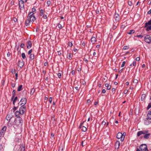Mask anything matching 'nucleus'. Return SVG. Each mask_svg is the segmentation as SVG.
<instances>
[{"label": "nucleus", "mask_w": 151, "mask_h": 151, "mask_svg": "<svg viewBox=\"0 0 151 151\" xmlns=\"http://www.w3.org/2000/svg\"><path fill=\"white\" fill-rule=\"evenodd\" d=\"M28 19H29L30 21L32 22H34L35 20V18L34 16L33 17H31L29 18L28 17Z\"/></svg>", "instance_id": "6ab92c4d"}, {"label": "nucleus", "mask_w": 151, "mask_h": 151, "mask_svg": "<svg viewBox=\"0 0 151 151\" xmlns=\"http://www.w3.org/2000/svg\"><path fill=\"white\" fill-rule=\"evenodd\" d=\"M150 134L149 133H147L145 135H144V138L145 139H148L149 138L150 136Z\"/></svg>", "instance_id": "4468645a"}, {"label": "nucleus", "mask_w": 151, "mask_h": 151, "mask_svg": "<svg viewBox=\"0 0 151 151\" xmlns=\"http://www.w3.org/2000/svg\"><path fill=\"white\" fill-rule=\"evenodd\" d=\"M140 60V58L139 57H137L136 58V60L137 61H139Z\"/></svg>", "instance_id": "69168bd1"}, {"label": "nucleus", "mask_w": 151, "mask_h": 151, "mask_svg": "<svg viewBox=\"0 0 151 151\" xmlns=\"http://www.w3.org/2000/svg\"><path fill=\"white\" fill-rule=\"evenodd\" d=\"M145 41L148 43L151 42V38L150 36L149 35H147L145 37Z\"/></svg>", "instance_id": "39448f33"}, {"label": "nucleus", "mask_w": 151, "mask_h": 151, "mask_svg": "<svg viewBox=\"0 0 151 151\" xmlns=\"http://www.w3.org/2000/svg\"><path fill=\"white\" fill-rule=\"evenodd\" d=\"M34 16V13L32 12H31L28 14V17H29V18L31 17H33Z\"/></svg>", "instance_id": "b1692460"}, {"label": "nucleus", "mask_w": 151, "mask_h": 151, "mask_svg": "<svg viewBox=\"0 0 151 151\" xmlns=\"http://www.w3.org/2000/svg\"><path fill=\"white\" fill-rule=\"evenodd\" d=\"M106 124V122H105L103 121L102 122L101 125L103 126H104Z\"/></svg>", "instance_id": "37998d69"}, {"label": "nucleus", "mask_w": 151, "mask_h": 151, "mask_svg": "<svg viewBox=\"0 0 151 151\" xmlns=\"http://www.w3.org/2000/svg\"><path fill=\"white\" fill-rule=\"evenodd\" d=\"M35 91V90L34 88L31 89V90L30 92V94L32 95H33Z\"/></svg>", "instance_id": "473e14b6"}, {"label": "nucleus", "mask_w": 151, "mask_h": 151, "mask_svg": "<svg viewBox=\"0 0 151 151\" xmlns=\"http://www.w3.org/2000/svg\"><path fill=\"white\" fill-rule=\"evenodd\" d=\"M6 129V126H4L1 129L0 132L4 134Z\"/></svg>", "instance_id": "2eb2a0df"}, {"label": "nucleus", "mask_w": 151, "mask_h": 151, "mask_svg": "<svg viewBox=\"0 0 151 151\" xmlns=\"http://www.w3.org/2000/svg\"><path fill=\"white\" fill-rule=\"evenodd\" d=\"M136 61H134L133 63H132V65L133 66H135V65H136Z\"/></svg>", "instance_id": "0e129e2a"}, {"label": "nucleus", "mask_w": 151, "mask_h": 151, "mask_svg": "<svg viewBox=\"0 0 151 151\" xmlns=\"http://www.w3.org/2000/svg\"><path fill=\"white\" fill-rule=\"evenodd\" d=\"M116 138L118 139H120L121 141H123L124 139V137H122V133L120 132H118L117 134Z\"/></svg>", "instance_id": "20e7f679"}, {"label": "nucleus", "mask_w": 151, "mask_h": 151, "mask_svg": "<svg viewBox=\"0 0 151 151\" xmlns=\"http://www.w3.org/2000/svg\"><path fill=\"white\" fill-rule=\"evenodd\" d=\"M32 49L30 50L28 52V54H30L31 53H32Z\"/></svg>", "instance_id": "864d4df0"}, {"label": "nucleus", "mask_w": 151, "mask_h": 151, "mask_svg": "<svg viewBox=\"0 0 151 151\" xmlns=\"http://www.w3.org/2000/svg\"><path fill=\"white\" fill-rule=\"evenodd\" d=\"M112 92H113V93H114L115 91V89L114 88H113L112 89Z\"/></svg>", "instance_id": "052dcab7"}, {"label": "nucleus", "mask_w": 151, "mask_h": 151, "mask_svg": "<svg viewBox=\"0 0 151 151\" xmlns=\"http://www.w3.org/2000/svg\"><path fill=\"white\" fill-rule=\"evenodd\" d=\"M151 107V102H150L149 104H148L147 107V109H148L150 108Z\"/></svg>", "instance_id": "ea45409f"}, {"label": "nucleus", "mask_w": 151, "mask_h": 151, "mask_svg": "<svg viewBox=\"0 0 151 151\" xmlns=\"http://www.w3.org/2000/svg\"><path fill=\"white\" fill-rule=\"evenodd\" d=\"M150 26H151V19L145 23V27H146Z\"/></svg>", "instance_id": "dca6fc26"}, {"label": "nucleus", "mask_w": 151, "mask_h": 151, "mask_svg": "<svg viewBox=\"0 0 151 151\" xmlns=\"http://www.w3.org/2000/svg\"><path fill=\"white\" fill-rule=\"evenodd\" d=\"M26 102L27 99L26 98H24L21 99L19 103L20 104V105L24 106L26 104Z\"/></svg>", "instance_id": "6e6552de"}, {"label": "nucleus", "mask_w": 151, "mask_h": 151, "mask_svg": "<svg viewBox=\"0 0 151 151\" xmlns=\"http://www.w3.org/2000/svg\"><path fill=\"white\" fill-rule=\"evenodd\" d=\"M22 85H20L19 86L18 88L17 91H21L22 90Z\"/></svg>", "instance_id": "a878e982"}, {"label": "nucleus", "mask_w": 151, "mask_h": 151, "mask_svg": "<svg viewBox=\"0 0 151 151\" xmlns=\"http://www.w3.org/2000/svg\"><path fill=\"white\" fill-rule=\"evenodd\" d=\"M44 11L42 9L40 10V16H42L43 15H44Z\"/></svg>", "instance_id": "c85d7f7f"}, {"label": "nucleus", "mask_w": 151, "mask_h": 151, "mask_svg": "<svg viewBox=\"0 0 151 151\" xmlns=\"http://www.w3.org/2000/svg\"><path fill=\"white\" fill-rule=\"evenodd\" d=\"M58 28L60 29H61L63 28V26L62 25L59 23L58 24Z\"/></svg>", "instance_id": "4c0bfd02"}, {"label": "nucleus", "mask_w": 151, "mask_h": 151, "mask_svg": "<svg viewBox=\"0 0 151 151\" xmlns=\"http://www.w3.org/2000/svg\"><path fill=\"white\" fill-rule=\"evenodd\" d=\"M68 45L69 46L71 47L73 46V44L72 42H68Z\"/></svg>", "instance_id": "8fccbe9b"}, {"label": "nucleus", "mask_w": 151, "mask_h": 151, "mask_svg": "<svg viewBox=\"0 0 151 151\" xmlns=\"http://www.w3.org/2000/svg\"><path fill=\"white\" fill-rule=\"evenodd\" d=\"M17 99V96H16L15 98L14 99V100L13 102V104L14 105L15 104V103L16 102Z\"/></svg>", "instance_id": "c9c22d12"}, {"label": "nucleus", "mask_w": 151, "mask_h": 151, "mask_svg": "<svg viewBox=\"0 0 151 151\" xmlns=\"http://www.w3.org/2000/svg\"><path fill=\"white\" fill-rule=\"evenodd\" d=\"M147 30L148 31H149L150 30H151V25L147 27Z\"/></svg>", "instance_id": "e433bc0d"}, {"label": "nucleus", "mask_w": 151, "mask_h": 151, "mask_svg": "<svg viewBox=\"0 0 151 151\" xmlns=\"http://www.w3.org/2000/svg\"><path fill=\"white\" fill-rule=\"evenodd\" d=\"M47 5L48 6H49L51 4L50 1H47Z\"/></svg>", "instance_id": "58836bf2"}, {"label": "nucleus", "mask_w": 151, "mask_h": 151, "mask_svg": "<svg viewBox=\"0 0 151 151\" xmlns=\"http://www.w3.org/2000/svg\"><path fill=\"white\" fill-rule=\"evenodd\" d=\"M24 64L23 61L21 60H19L17 63V65L19 66L20 68H22Z\"/></svg>", "instance_id": "1a4fd4ad"}, {"label": "nucleus", "mask_w": 151, "mask_h": 151, "mask_svg": "<svg viewBox=\"0 0 151 151\" xmlns=\"http://www.w3.org/2000/svg\"><path fill=\"white\" fill-rule=\"evenodd\" d=\"M125 63L126 62L125 61H123L122 62V65H121L122 67H123L124 66L125 64Z\"/></svg>", "instance_id": "a18cd8bd"}, {"label": "nucleus", "mask_w": 151, "mask_h": 151, "mask_svg": "<svg viewBox=\"0 0 151 151\" xmlns=\"http://www.w3.org/2000/svg\"><path fill=\"white\" fill-rule=\"evenodd\" d=\"M4 134L1 132L0 133V139H1L4 135Z\"/></svg>", "instance_id": "a19ab883"}, {"label": "nucleus", "mask_w": 151, "mask_h": 151, "mask_svg": "<svg viewBox=\"0 0 151 151\" xmlns=\"http://www.w3.org/2000/svg\"><path fill=\"white\" fill-rule=\"evenodd\" d=\"M42 16L44 19H46L47 18V16L46 15L44 14Z\"/></svg>", "instance_id": "49530a36"}, {"label": "nucleus", "mask_w": 151, "mask_h": 151, "mask_svg": "<svg viewBox=\"0 0 151 151\" xmlns=\"http://www.w3.org/2000/svg\"><path fill=\"white\" fill-rule=\"evenodd\" d=\"M20 114L19 111H17L15 113V115L17 117H19V115Z\"/></svg>", "instance_id": "393cba45"}, {"label": "nucleus", "mask_w": 151, "mask_h": 151, "mask_svg": "<svg viewBox=\"0 0 151 151\" xmlns=\"http://www.w3.org/2000/svg\"><path fill=\"white\" fill-rule=\"evenodd\" d=\"M136 37H138L142 38L143 37V36L142 35H137Z\"/></svg>", "instance_id": "c03bdc74"}, {"label": "nucleus", "mask_w": 151, "mask_h": 151, "mask_svg": "<svg viewBox=\"0 0 151 151\" xmlns=\"http://www.w3.org/2000/svg\"><path fill=\"white\" fill-rule=\"evenodd\" d=\"M146 96V95L145 94H142L141 95V100L142 101H143L145 99Z\"/></svg>", "instance_id": "4be33fe9"}, {"label": "nucleus", "mask_w": 151, "mask_h": 151, "mask_svg": "<svg viewBox=\"0 0 151 151\" xmlns=\"http://www.w3.org/2000/svg\"><path fill=\"white\" fill-rule=\"evenodd\" d=\"M96 41V39L95 37H93L91 39V42L93 44H94Z\"/></svg>", "instance_id": "aec40b11"}, {"label": "nucleus", "mask_w": 151, "mask_h": 151, "mask_svg": "<svg viewBox=\"0 0 151 151\" xmlns=\"http://www.w3.org/2000/svg\"><path fill=\"white\" fill-rule=\"evenodd\" d=\"M147 117L149 119H151V110L148 112L147 114Z\"/></svg>", "instance_id": "5701e85b"}, {"label": "nucleus", "mask_w": 151, "mask_h": 151, "mask_svg": "<svg viewBox=\"0 0 151 151\" xmlns=\"http://www.w3.org/2000/svg\"><path fill=\"white\" fill-rule=\"evenodd\" d=\"M15 92H16V90H14L13 91V92H12V95H13V96L12 97V98H11L12 100L14 98V96H15Z\"/></svg>", "instance_id": "c756f323"}, {"label": "nucleus", "mask_w": 151, "mask_h": 151, "mask_svg": "<svg viewBox=\"0 0 151 151\" xmlns=\"http://www.w3.org/2000/svg\"><path fill=\"white\" fill-rule=\"evenodd\" d=\"M19 5L20 7L21 8L24 7V1L22 0H21L19 2Z\"/></svg>", "instance_id": "ddd939ff"}, {"label": "nucleus", "mask_w": 151, "mask_h": 151, "mask_svg": "<svg viewBox=\"0 0 151 151\" xmlns=\"http://www.w3.org/2000/svg\"><path fill=\"white\" fill-rule=\"evenodd\" d=\"M129 48V46H124V47H123V49H124V50H126V49H128Z\"/></svg>", "instance_id": "79ce46f5"}, {"label": "nucleus", "mask_w": 151, "mask_h": 151, "mask_svg": "<svg viewBox=\"0 0 151 151\" xmlns=\"http://www.w3.org/2000/svg\"><path fill=\"white\" fill-rule=\"evenodd\" d=\"M144 124L146 125H148L151 123V119H149L148 117L145 119L144 121Z\"/></svg>", "instance_id": "423d86ee"}, {"label": "nucleus", "mask_w": 151, "mask_h": 151, "mask_svg": "<svg viewBox=\"0 0 151 151\" xmlns=\"http://www.w3.org/2000/svg\"><path fill=\"white\" fill-rule=\"evenodd\" d=\"M20 147L21 148V151H25V147L23 146V144L21 145V146Z\"/></svg>", "instance_id": "7c9ffc66"}, {"label": "nucleus", "mask_w": 151, "mask_h": 151, "mask_svg": "<svg viewBox=\"0 0 151 151\" xmlns=\"http://www.w3.org/2000/svg\"><path fill=\"white\" fill-rule=\"evenodd\" d=\"M13 20L15 22H16L17 21V19L16 18H14Z\"/></svg>", "instance_id": "e2e57ef3"}, {"label": "nucleus", "mask_w": 151, "mask_h": 151, "mask_svg": "<svg viewBox=\"0 0 151 151\" xmlns=\"http://www.w3.org/2000/svg\"><path fill=\"white\" fill-rule=\"evenodd\" d=\"M58 76L59 78H60V77H61V73H59L58 74Z\"/></svg>", "instance_id": "4d7b16f0"}, {"label": "nucleus", "mask_w": 151, "mask_h": 151, "mask_svg": "<svg viewBox=\"0 0 151 151\" xmlns=\"http://www.w3.org/2000/svg\"><path fill=\"white\" fill-rule=\"evenodd\" d=\"M15 125L17 127H20L22 124V119L19 118V119H16L14 121Z\"/></svg>", "instance_id": "f257e3e1"}, {"label": "nucleus", "mask_w": 151, "mask_h": 151, "mask_svg": "<svg viewBox=\"0 0 151 151\" xmlns=\"http://www.w3.org/2000/svg\"><path fill=\"white\" fill-rule=\"evenodd\" d=\"M15 70L14 69H12V71H11V72L13 74L14 73V72H15Z\"/></svg>", "instance_id": "6e6d98bb"}, {"label": "nucleus", "mask_w": 151, "mask_h": 151, "mask_svg": "<svg viewBox=\"0 0 151 151\" xmlns=\"http://www.w3.org/2000/svg\"><path fill=\"white\" fill-rule=\"evenodd\" d=\"M22 57L23 59H25L26 58V56H25V53H22Z\"/></svg>", "instance_id": "f704fd0d"}, {"label": "nucleus", "mask_w": 151, "mask_h": 151, "mask_svg": "<svg viewBox=\"0 0 151 151\" xmlns=\"http://www.w3.org/2000/svg\"><path fill=\"white\" fill-rule=\"evenodd\" d=\"M79 128L81 129L84 132H85L87 130L86 127L81 125H80Z\"/></svg>", "instance_id": "f3484780"}, {"label": "nucleus", "mask_w": 151, "mask_h": 151, "mask_svg": "<svg viewBox=\"0 0 151 151\" xmlns=\"http://www.w3.org/2000/svg\"><path fill=\"white\" fill-rule=\"evenodd\" d=\"M128 5L130 6H131L132 5V2L131 1H129L128 2Z\"/></svg>", "instance_id": "09e8293b"}, {"label": "nucleus", "mask_w": 151, "mask_h": 151, "mask_svg": "<svg viewBox=\"0 0 151 151\" xmlns=\"http://www.w3.org/2000/svg\"><path fill=\"white\" fill-rule=\"evenodd\" d=\"M30 58L31 60H33L34 58V54H31L30 55Z\"/></svg>", "instance_id": "72a5a7b5"}, {"label": "nucleus", "mask_w": 151, "mask_h": 151, "mask_svg": "<svg viewBox=\"0 0 151 151\" xmlns=\"http://www.w3.org/2000/svg\"><path fill=\"white\" fill-rule=\"evenodd\" d=\"M7 57H9L10 56V53L9 52H8L7 54Z\"/></svg>", "instance_id": "bf43d9fd"}, {"label": "nucleus", "mask_w": 151, "mask_h": 151, "mask_svg": "<svg viewBox=\"0 0 151 151\" xmlns=\"http://www.w3.org/2000/svg\"><path fill=\"white\" fill-rule=\"evenodd\" d=\"M27 48L28 49L31 48L32 46V43L30 41H29L27 42Z\"/></svg>", "instance_id": "9b49d317"}, {"label": "nucleus", "mask_w": 151, "mask_h": 151, "mask_svg": "<svg viewBox=\"0 0 151 151\" xmlns=\"http://www.w3.org/2000/svg\"><path fill=\"white\" fill-rule=\"evenodd\" d=\"M15 83H12L11 86L12 87H13V88L15 86Z\"/></svg>", "instance_id": "13d9d810"}, {"label": "nucleus", "mask_w": 151, "mask_h": 151, "mask_svg": "<svg viewBox=\"0 0 151 151\" xmlns=\"http://www.w3.org/2000/svg\"><path fill=\"white\" fill-rule=\"evenodd\" d=\"M30 21L29 19H28L25 22V25L27 26H28L30 25Z\"/></svg>", "instance_id": "a211bd4d"}, {"label": "nucleus", "mask_w": 151, "mask_h": 151, "mask_svg": "<svg viewBox=\"0 0 151 151\" xmlns=\"http://www.w3.org/2000/svg\"><path fill=\"white\" fill-rule=\"evenodd\" d=\"M106 92V90L105 89H103L102 91V93H104Z\"/></svg>", "instance_id": "5fc2aeb1"}, {"label": "nucleus", "mask_w": 151, "mask_h": 151, "mask_svg": "<svg viewBox=\"0 0 151 151\" xmlns=\"http://www.w3.org/2000/svg\"><path fill=\"white\" fill-rule=\"evenodd\" d=\"M120 146V142L119 141H116L115 144L116 148L118 149Z\"/></svg>", "instance_id": "412c9836"}, {"label": "nucleus", "mask_w": 151, "mask_h": 151, "mask_svg": "<svg viewBox=\"0 0 151 151\" xmlns=\"http://www.w3.org/2000/svg\"><path fill=\"white\" fill-rule=\"evenodd\" d=\"M135 31L133 30H130L128 32V34L129 35H131L133 34L134 32Z\"/></svg>", "instance_id": "bb28decb"}, {"label": "nucleus", "mask_w": 151, "mask_h": 151, "mask_svg": "<svg viewBox=\"0 0 151 151\" xmlns=\"http://www.w3.org/2000/svg\"><path fill=\"white\" fill-rule=\"evenodd\" d=\"M148 132L149 131L147 129L142 130L138 131L137 133V136H139L142 134L145 135L146 133Z\"/></svg>", "instance_id": "f03ea898"}, {"label": "nucleus", "mask_w": 151, "mask_h": 151, "mask_svg": "<svg viewBox=\"0 0 151 151\" xmlns=\"http://www.w3.org/2000/svg\"><path fill=\"white\" fill-rule=\"evenodd\" d=\"M4 147L3 145L2 144H0V151H2Z\"/></svg>", "instance_id": "2f4dec72"}, {"label": "nucleus", "mask_w": 151, "mask_h": 151, "mask_svg": "<svg viewBox=\"0 0 151 151\" xmlns=\"http://www.w3.org/2000/svg\"><path fill=\"white\" fill-rule=\"evenodd\" d=\"M12 115L11 114H8L6 117V119L8 121H10L12 117Z\"/></svg>", "instance_id": "f8f14e48"}, {"label": "nucleus", "mask_w": 151, "mask_h": 151, "mask_svg": "<svg viewBox=\"0 0 151 151\" xmlns=\"http://www.w3.org/2000/svg\"><path fill=\"white\" fill-rule=\"evenodd\" d=\"M49 101L50 104H51L52 101V97H50L49 99Z\"/></svg>", "instance_id": "de8ad7c7"}, {"label": "nucleus", "mask_w": 151, "mask_h": 151, "mask_svg": "<svg viewBox=\"0 0 151 151\" xmlns=\"http://www.w3.org/2000/svg\"><path fill=\"white\" fill-rule=\"evenodd\" d=\"M105 86L107 87V89L108 90H109L111 88V86H109L108 83H106L105 84Z\"/></svg>", "instance_id": "cd10ccee"}, {"label": "nucleus", "mask_w": 151, "mask_h": 151, "mask_svg": "<svg viewBox=\"0 0 151 151\" xmlns=\"http://www.w3.org/2000/svg\"><path fill=\"white\" fill-rule=\"evenodd\" d=\"M68 57L69 59L71 58V53H69L68 54Z\"/></svg>", "instance_id": "3c124183"}, {"label": "nucleus", "mask_w": 151, "mask_h": 151, "mask_svg": "<svg viewBox=\"0 0 151 151\" xmlns=\"http://www.w3.org/2000/svg\"><path fill=\"white\" fill-rule=\"evenodd\" d=\"M72 74L74 75L75 74V71L74 70H72L71 71Z\"/></svg>", "instance_id": "338daca9"}, {"label": "nucleus", "mask_w": 151, "mask_h": 151, "mask_svg": "<svg viewBox=\"0 0 151 151\" xmlns=\"http://www.w3.org/2000/svg\"><path fill=\"white\" fill-rule=\"evenodd\" d=\"M24 46V44L23 43L21 44V45H20V47L22 48H23Z\"/></svg>", "instance_id": "603ef678"}, {"label": "nucleus", "mask_w": 151, "mask_h": 151, "mask_svg": "<svg viewBox=\"0 0 151 151\" xmlns=\"http://www.w3.org/2000/svg\"><path fill=\"white\" fill-rule=\"evenodd\" d=\"M26 110V107L25 106H22L19 108V111L20 114L22 115Z\"/></svg>", "instance_id": "0eeeda50"}, {"label": "nucleus", "mask_w": 151, "mask_h": 151, "mask_svg": "<svg viewBox=\"0 0 151 151\" xmlns=\"http://www.w3.org/2000/svg\"><path fill=\"white\" fill-rule=\"evenodd\" d=\"M115 21L116 22H118L119 20V16L118 14H115L114 15Z\"/></svg>", "instance_id": "9d476101"}, {"label": "nucleus", "mask_w": 151, "mask_h": 151, "mask_svg": "<svg viewBox=\"0 0 151 151\" xmlns=\"http://www.w3.org/2000/svg\"><path fill=\"white\" fill-rule=\"evenodd\" d=\"M139 149L142 151L148 150L147 145L145 144H142L139 147Z\"/></svg>", "instance_id": "7ed1b4c3"}, {"label": "nucleus", "mask_w": 151, "mask_h": 151, "mask_svg": "<svg viewBox=\"0 0 151 151\" xmlns=\"http://www.w3.org/2000/svg\"><path fill=\"white\" fill-rule=\"evenodd\" d=\"M147 13L149 14H150L151 13V9Z\"/></svg>", "instance_id": "774afa93"}, {"label": "nucleus", "mask_w": 151, "mask_h": 151, "mask_svg": "<svg viewBox=\"0 0 151 151\" xmlns=\"http://www.w3.org/2000/svg\"><path fill=\"white\" fill-rule=\"evenodd\" d=\"M133 82H134V83H138V80H137L136 79V80H134V81Z\"/></svg>", "instance_id": "680f3d73"}]
</instances>
